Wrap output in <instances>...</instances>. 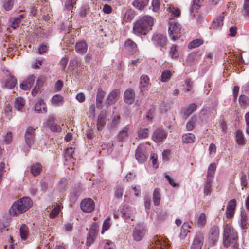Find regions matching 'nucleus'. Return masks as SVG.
Returning <instances> with one entry per match:
<instances>
[{
    "instance_id": "obj_1",
    "label": "nucleus",
    "mask_w": 249,
    "mask_h": 249,
    "mask_svg": "<svg viewBox=\"0 0 249 249\" xmlns=\"http://www.w3.org/2000/svg\"><path fill=\"white\" fill-rule=\"evenodd\" d=\"M33 205L31 198L24 197L13 203L9 212L11 216H18L28 211Z\"/></svg>"
},
{
    "instance_id": "obj_2",
    "label": "nucleus",
    "mask_w": 249,
    "mask_h": 249,
    "mask_svg": "<svg viewBox=\"0 0 249 249\" xmlns=\"http://www.w3.org/2000/svg\"><path fill=\"white\" fill-rule=\"evenodd\" d=\"M237 232L230 225L226 224L224 226L223 234V246L228 248L231 246L233 249H239L238 248Z\"/></svg>"
},
{
    "instance_id": "obj_3",
    "label": "nucleus",
    "mask_w": 249,
    "mask_h": 249,
    "mask_svg": "<svg viewBox=\"0 0 249 249\" xmlns=\"http://www.w3.org/2000/svg\"><path fill=\"white\" fill-rule=\"evenodd\" d=\"M154 23L153 18L149 16H145L138 20L135 23L133 31L135 34L145 35L150 30Z\"/></svg>"
},
{
    "instance_id": "obj_4",
    "label": "nucleus",
    "mask_w": 249,
    "mask_h": 249,
    "mask_svg": "<svg viewBox=\"0 0 249 249\" xmlns=\"http://www.w3.org/2000/svg\"><path fill=\"white\" fill-rule=\"evenodd\" d=\"M168 28L169 36L170 39L175 41L181 37V27L180 24L175 21H170L169 22Z\"/></svg>"
},
{
    "instance_id": "obj_5",
    "label": "nucleus",
    "mask_w": 249,
    "mask_h": 249,
    "mask_svg": "<svg viewBox=\"0 0 249 249\" xmlns=\"http://www.w3.org/2000/svg\"><path fill=\"white\" fill-rule=\"evenodd\" d=\"M168 136V132L162 128H157L153 133L152 139L156 142H162Z\"/></svg>"
},
{
    "instance_id": "obj_6",
    "label": "nucleus",
    "mask_w": 249,
    "mask_h": 249,
    "mask_svg": "<svg viewBox=\"0 0 249 249\" xmlns=\"http://www.w3.org/2000/svg\"><path fill=\"white\" fill-rule=\"evenodd\" d=\"M219 238V229L218 226H213L210 230L208 234L209 243L214 246Z\"/></svg>"
},
{
    "instance_id": "obj_7",
    "label": "nucleus",
    "mask_w": 249,
    "mask_h": 249,
    "mask_svg": "<svg viewBox=\"0 0 249 249\" xmlns=\"http://www.w3.org/2000/svg\"><path fill=\"white\" fill-rule=\"evenodd\" d=\"M80 207L83 212L90 213L94 209L95 203L92 199L89 198H85L81 201Z\"/></svg>"
},
{
    "instance_id": "obj_8",
    "label": "nucleus",
    "mask_w": 249,
    "mask_h": 249,
    "mask_svg": "<svg viewBox=\"0 0 249 249\" xmlns=\"http://www.w3.org/2000/svg\"><path fill=\"white\" fill-rule=\"evenodd\" d=\"M204 242L203 234L200 232L196 233L190 249H201Z\"/></svg>"
},
{
    "instance_id": "obj_9",
    "label": "nucleus",
    "mask_w": 249,
    "mask_h": 249,
    "mask_svg": "<svg viewBox=\"0 0 249 249\" xmlns=\"http://www.w3.org/2000/svg\"><path fill=\"white\" fill-rule=\"evenodd\" d=\"M145 232L144 227L141 225H137L133 231L132 236L136 241H141L144 237Z\"/></svg>"
},
{
    "instance_id": "obj_10",
    "label": "nucleus",
    "mask_w": 249,
    "mask_h": 249,
    "mask_svg": "<svg viewBox=\"0 0 249 249\" xmlns=\"http://www.w3.org/2000/svg\"><path fill=\"white\" fill-rule=\"evenodd\" d=\"M55 118L53 116L48 117L45 125L51 131L55 132H59L61 131V128L59 125L55 122Z\"/></svg>"
},
{
    "instance_id": "obj_11",
    "label": "nucleus",
    "mask_w": 249,
    "mask_h": 249,
    "mask_svg": "<svg viewBox=\"0 0 249 249\" xmlns=\"http://www.w3.org/2000/svg\"><path fill=\"white\" fill-rule=\"evenodd\" d=\"M35 131V129L29 126L27 128L25 133V142L29 148H31L34 142Z\"/></svg>"
},
{
    "instance_id": "obj_12",
    "label": "nucleus",
    "mask_w": 249,
    "mask_h": 249,
    "mask_svg": "<svg viewBox=\"0 0 249 249\" xmlns=\"http://www.w3.org/2000/svg\"><path fill=\"white\" fill-rule=\"evenodd\" d=\"M237 203L235 199L229 201L227 206L226 214L227 218H232L235 213Z\"/></svg>"
},
{
    "instance_id": "obj_13",
    "label": "nucleus",
    "mask_w": 249,
    "mask_h": 249,
    "mask_svg": "<svg viewBox=\"0 0 249 249\" xmlns=\"http://www.w3.org/2000/svg\"><path fill=\"white\" fill-rule=\"evenodd\" d=\"M152 40L157 46L162 48L166 45L167 38L165 36L162 34H157L153 36Z\"/></svg>"
},
{
    "instance_id": "obj_14",
    "label": "nucleus",
    "mask_w": 249,
    "mask_h": 249,
    "mask_svg": "<svg viewBox=\"0 0 249 249\" xmlns=\"http://www.w3.org/2000/svg\"><path fill=\"white\" fill-rule=\"evenodd\" d=\"M150 83H149V78L148 76L145 75H142L140 79L139 88L140 91L143 93L145 91L147 90L150 87Z\"/></svg>"
},
{
    "instance_id": "obj_15",
    "label": "nucleus",
    "mask_w": 249,
    "mask_h": 249,
    "mask_svg": "<svg viewBox=\"0 0 249 249\" xmlns=\"http://www.w3.org/2000/svg\"><path fill=\"white\" fill-rule=\"evenodd\" d=\"M155 249H169V245L165 239L156 236L153 239Z\"/></svg>"
},
{
    "instance_id": "obj_16",
    "label": "nucleus",
    "mask_w": 249,
    "mask_h": 249,
    "mask_svg": "<svg viewBox=\"0 0 249 249\" xmlns=\"http://www.w3.org/2000/svg\"><path fill=\"white\" fill-rule=\"evenodd\" d=\"M97 234V228L96 225H93L90 228L87 238V242L86 245L87 246H90L94 241L96 237Z\"/></svg>"
},
{
    "instance_id": "obj_17",
    "label": "nucleus",
    "mask_w": 249,
    "mask_h": 249,
    "mask_svg": "<svg viewBox=\"0 0 249 249\" xmlns=\"http://www.w3.org/2000/svg\"><path fill=\"white\" fill-rule=\"evenodd\" d=\"M135 157L139 163H143L146 160L147 158L143 146L140 145L138 147L135 152Z\"/></svg>"
},
{
    "instance_id": "obj_18",
    "label": "nucleus",
    "mask_w": 249,
    "mask_h": 249,
    "mask_svg": "<svg viewBox=\"0 0 249 249\" xmlns=\"http://www.w3.org/2000/svg\"><path fill=\"white\" fill-rule=\"evenodd\" d=\"M135 97V92L132 89H127L124 93V101L127 104H132L134 102Z\"/></svg>"
},
{
    "instance_id": "obj_19",
    "label": "nucleus",
    "mask_w": 249,
    "mask_h": 249,
    "mask_svg": "<svg viewBox=\"0 0 249 249\" xmlns=\"http://www.w3.org/2000/svg\"><path fill=\"white\" fill-rule=\"evenodd\" d=\"M124 48L131 54L136 53L138 51L137 45L130 39H127L124 42Z\"/></svg>"
},
{
    "instance_id": "obj_20",
    "label": "nucleus",
    "mask_w": 249,
    "mask_h": 249,
    "mask_svg": "<svg viewBox=\"0 0 249 249\" xmlns=\"http://www.w3.org/2000/svg\"><path fill=\"white\" fill-rule=\"evenodd\" d=\"M120 90L119 89H114L112 90L108 95L106 100V104L108 105H112L115 103L118 100L120 96Z\"/></svg>"
},
{
    "instance_id": "obj_21",
    "label": "nucleus",
    "mask_w": 249,
    "mask_h": 249,
    "mask_svg": "<svg viewBox=\"0 0 249 249\" xmlns=\"http://www.w3.org/2000/svg\"><path fill=\"white\" fill-rule=\"evenodd\" d=\"M106 123V113L102 111L98 116L96 126L98 131H101Z\"/></svg>"
},
{
    "instance_id": "obj_22",
    "label": "nucleus",
    "mask_w": 249,
    "mask_h": 249,
    "mask_svg": "<svg viewBox=\"0 0 249 249\" xmlns=\"http://www.w3.org/2000/svg\"><path fill=\"white\" fill-rule=\"evenodd\" d=\"M197 107V105L196 103H191L185 108L183 109V117L184 119H187L188 117L192 114Z\"/></svg>"
},
{
    "instance_id": "obj_23",
    "label": "nucleus",
    "mask_w": 249,
    "mask_h": 249,
    "mask_svg": "<svg viewBox=\"0 0 249 249\" xmlns=\"http://www.w3.org/2000/svg\"><path fill=\"white\" fill-rule=\"evenodd\" d=\"M76 52L79 54H85L88 49V45L84 40L76 42L75 46Z\"/></svg>"
},
{
    "instance_id": "obj_24",
    "label": "nucleus",
    "mask_w": 249,
    "mask_h": 249,
    "mask_svg": "<svg viewBox=\"0 0 249 249\" xmlns=\"http://www.w3.org/2000/svg\"><path fill=\"white\" fill-rule=\"evenodd\" d=\"M224 18V16L222 13L214 20L211 25L212 28L215 30L220 29L223 25Z\"/></svg>"
},
{
    "instance_id": "obj_25",
    "label": "nucleus",
    "mask_w": 249,
    "mask_h": 249,
    "mask_svg": "<svg viewBox=\"0 0 249 249\" xmlns=\"http://www.w3.org/2000/svg\"><path fill=\"white\" fill-rule=\"evenodd\" d=\"M167 10L171 18H178L180 15V10L178 7H174L173 5H168Z\"/></svg>"
},
{
    "instance_id": "obj_26",
    "label": "nucleus",
    "mask_w": 249,
    "mask_h": 249,
    "mask_svg": "<svg viewBox=\"0 0 249 249\" xmlns=\"http://www.w3.org/2000/svg\"><path fill=\"white\" fill-rule=\"evenodd\" d=\"M35 111L37 113H39L42 110L44 113L47 112V107L46 103L43 100L38 101L35 105Z\"/></svg>"
},
{
    "instance_id": "obj_27",
    "label": "nucleus",
    "mask_w": 249,
    "mask_h": 249,
    "mask_svg": "<svg viewBox=\"0 0 249 249\" xmlns=\"http://www.w3.org/2000/svg\"><path fill=\"white\" fill-rule=\"evenodd\" d=\"M129 130V127L126 126L124 128L120 131L119 133L117 136V140L120 142L125 141L128 137V131Z\"/></svg>"
},
{
    "instance_id": "obj_28",
    "label": "nucleus",
    "mask_w": 249,
    "mask_h": 249,
    "mask_svg": "<svg viewBox=\"0 0 249 249\" xmlns=\"http://www.w3.org/2000/svg\"><path fill=\"white\" fill-rule=\"evenodd\" d=\"M51 103L53 105L56 107L61 106L63 104L64 98L61 95L56 94L52 98Z\"/></svg>"
},
{
    "instance_id": "obj_29",
    "label": "nucleus",
    "mask_w": 249,
    "mask_h": 249,
    "mask_svg": "<svg viewBox=\"0 0 249 249\" xmlns=\"http://www.w3.org/2000/svg\"><path fill=\"white\" fill-rule=\"evenodd\" d=\"M161 196L160 189L158 188H155L153 194V200L155 206L160 205Z\"/></svg>"
},
{
    "instance_id": "obj_30",
    "label": "nucleus",
    "mask_w": 249,
    "mask_h": 249,
    "mask_svg": "<svg viewBox=\"0 0 249 249\" xmlns=\"http://www.w3.org/2000/svg\"><path fill=\"white\" fill-rule=\"evenodd\" d=\"M16 83L17 79L10 74L9 77L5 82V86L8 88L12 89L15 86Z\"/></svg>"
},
{
    "instance_id": "obj_31",
    "label": "nucleus",
    "mask_w": 249,
    "mask_h": 249,
    "mask_svg": "<svg viewBox=\"0 0 249 249\" xmlns=\"http://www.w3.org/2000/svg\"><path fill=\"white\" fill-rule=\"evenodd\" d=\"M149 0H135L133 6L139 10H142L148 3Z\"/></svg>"
},
{
    "instance_id": "obj_32",
    "label": "nucleus",
    "mask_w": 249,
    "mask_h": 249,
    "mask_svg": "<svg viewBox=\"0 0 249 249\" xmlns=\"http://www.w3.org/2000/svg\"><path fill=\"white\" fill-rule=\"evenodd\" d=\"M216 169V166L215 163H213L210 164L207 171V178H210L212 180L213 179Z\"/></svg>"
},
{
    "instance_id": "obj_33",
    "label": "nucleus",
    "mask_w": 249,
    "mask_h": 249,
    "mask_svg": "<svg viewBox=\"0 0 249 249\" xmlns=\"http://www.w3.org/2000/svg\"><path fill=\"white\" fill-rule=\"evenodd\" d=\"M196 140L194 134L188 133L182 136V142L186 143H193Z\"/></svg>"
},
{
    "instance_id": "obj_34",
    "label": "nucleus",
    "mask_w": 249,
    "mask_h": 249,
    "mask_svg": "<svg viewBox=\"0 0 249 249\" xmlns=\"http://www.w3.org/2000/svg\"><path fill=\"white\" fill-rule=\"evenodd\" d=\"M42 166L39 163H35L31 167V172L34 176L38 175L41 172Z\"/></svg>"
},
{
    "instance_id": "obj_35",
    "label": "nucleus",
    "mask_w": 249,
    "mask_h": 249,
    "mask_svg": "<svg viewBox=\"0 0 249 249\" xmlns=\"http://www.w3.org/2000/svg\"><path fill=\"white\" fill-rule=\"evenodd\" d=\"M169 54L173 59H178L179 57L178 47L176 45H173L169 50Z\"/></svg>"
},
{
    "instance_id": "obj_36",
    "label": "nucleus",
    "mask_w": 249,
    "mask_h": 249,
    "mask_svg": "<svg viewBox=\"0 0 249 249\" xmlns=\"http://www.w3.org/2000/svg\"><path fill=\"white\" fill-rule=\"evenodd\" d=\"M20 235L22 240H25L28 237V228L25 224H22L20 228Z\"/></svg>"
},
{
    "instance_id": "obj_37",
    "label": "nucleus",
    "mask_w": 249,
    "mask_h": 249,
    "mask_svg": "<svg viewBox=\"0 0 249 249\" xmlns=\"http://www.w3.org/2000/svg\"><path fill=\"white\" fill-rule=\"evenodd\" d=\"M203 0H193V4L191 6L190 9V14L191 15L194 16L193 14L195 11H196L199 7H200L203 4Z\"/></svg>"
},
{
    "instance_id": "obj_38",
    "label": "nucleus",
    "mask_w": 249,
    "mask_h": 249,
    "mask_svg": "<svg viewBox=\"0 0 249 249\" xmlns=\"http://www.w3.org/2000/svg\"><path fill=\"white\" fill-rule=\"evenodd\" d=\"M236 142L240 145H244L245 144V139L244 134L241 130H238L236 133Z\"/></svg>"
},
{
    "instance_id": "obj_39",
    "label": "nucleus",
    "mask_w": 249,
    "mask_h": 249,
    "mask_svg": "<svg viewBox=\"0 0 249 249\" xmlns=\"http://www.w3.org/2000/svg\"><path fill=\"white\" fill-rule=\"evenodd\" d=\"M212 181V179L210 178H207L203 188V192L206 196H207L211 193Z\"/></svg>"
},
{
    "instance_id": "obj_40",
    "label": "nucleus",
    "mask_w": 249,
    "mask_h": 249,
    "mask_svg": "<svg viewBox=\"0 0 249 249\" xmlns=\"http://www.w3.org/2000/svg\"><path fill=\"white\" fill-rule=\"evenodd\" d=\"M203 44V40L202 39H196L190 42L188 46V48L192 49L198 47Z\"/></svg>"
},
{
    "instance_id": "obj_41",
    "label": "nucleus",
    "mask_w": 249,
    "mask_h": 249,
    "mask_svg": "<svg viewBox=\"0 0 249 249\" xmlns=\"http://www.w3.org/2000/svg\"><path fill=\"white\" fill-rule=\"evenodd\" d=\"M190 228L191 226L188 222L184 223L181 228L180 236L183 238L186 237L187 234L190 232L189 229Z\"/></svg>"
},
{
    "instance_id": "obj_42",
    "label": "nucleus",
    "mask_w": 249,
    "mask_h": 249,
    "mask_svg": "<svg viewBox=\"0 0 249 249\" xmlns=\"http://www.w3.org/2000/svg\"><path fill=\"white\" fill-rule=\"evenodd\" d=\"M25 105V101L21 97H18L15 102V107L18 110H21L23 108Z\"/></svg>"
},
{
    "instance_id": "obj_43",
    "label": "nucleus",
    "mask_w": 249,
    "mask_h": 249,
    "mask_svg": "<svg viewBox=\"0 0 249 249\" xmlns=\"http://www.w3.org/2000/svg\"><path fill=\"white\" fill-rule=\"evenodd\" d=\"M172 76V73L170 70H164L161 73V81L162 82H165L170 80Z\"/></svg>"
},
{
    "instance_id": "obj_44",
    "label": "nucleus",
    "mask_w": 249,
    "mask_h": 249,
    "mask_svg": "<svg viewBox=\"0 0 249 249\" xmlns=\"http://www.w3.org/2000/svg\"><path fill=\"white\" fill-rule=\"evenodd\" d=\"M121 212L122 217L125 220H129L131 217V215L128 207L123 208Z\"/></svg>"
},
{
    "instance_id": "obj_45",
    "label": "nucleus",
    "mask_w": 249,
    "mask_h": 249,
    "mask_svg": "<svg viewBox=\"0 0 249 249\" xmlns=\"http://www.w3.org/2000/svg\"><path fill=\"white\" fill-rule=\"evenodd\" d=\"M61 207L59 205H57L51 212L50 213V217L54 218L56 217L61 210Z\"/></svg>"
},
{
    "instance_id": "obj_46",
    "label": "nucleus",
    "mask_w": 249,
    "mask_h": 249,
    "mask_svg": "<svg viewBox=\"0 0 249 249\" xmlns=\"http://www.w3.org/2000/svg\"><path fill=\"white\" fill-rule=\"evenodd\" d=\"M41 78H39L37 80L35 87L32 89L31 94L33 96H36L38 94V92L39 91V90L41 89V84L40 80Z\"/></svg>"
},
{
    "instance_id": "obj_47",
    "label": "nucleus",
    "mask_w": 249,
    "mask_h": 249,
    "mask_svg": "<svg viewBox=\"0 0 249 249\" xmlns=\"http://www.w3.org/2000/svg\"><path fill=\"white\" fill-rule=\"evenodd\" d=\"M14 0H4L3 6L6 11H9L12 9L14 5Z\"/></svg>"
},
{
    "instance_id": "obj_48",
    "label": "nucleus",
    "mask_w": 249,
    "mask_h": 249,
    "mask_svg": "<svg viewBox=\"0 0 249 249\" xmlns=\"http://www.w3.org/2000/svg\"><path fill=\"white\" fill-rule=\"evenodd\" d=\"M196 122V117H192L186 124V129L188 131L192 130L194 127Z\"/></svg>"
},
{
    "instance_id": "obj_49",
    "label": "nucleus",
    "mask_w": 249,
    "mask_h": 249,
    "mask_svg": "<svg viewBox=\"0 0 249 249\" xmlns=\"http://www.w3.org/2000/svg\"><path fill=\"white\" fill-rule=\"evenodd\" d=\"M206 223V215L202 213H201L199 216L197 225L199 227H203Z\"/></svg>"
},
{
    "instance_id": "obj_50",
    "label": "nucleus",
    "mask_w": 249,
    "mask_h": 249,
    "mask_svg": "<svg viewBox=\"0 0 249 249\" xmlns=\"http://www.w3.org/2000/svg\"><path fill=\"white\" fill-rule=\"evenodd\" d=\"M243 10L244 16L246 18H249V0H244Z\"/></svg>"
},
{
    "instance_id": "obj_51",
    "label": "nucleus",
    "mask_w": 249,
    "mask_h": 249,
    "mask_svg": "<svg viewBox=\"0 0 249 249\" xmlns=\"http://www.w3.org/2000/svg\"><path fill=\"white\" fill-rule=\"evenodd\" d=\"M77 0H67L65 3V8L69 11L72 10L76 4Z\"/></svg>"
},
{
    "instance_id": "obj_52",
    "label": "nucleus",
    "mask_w": 249,
    "mask_h": 249,
    "mask_svg": "<svg viewBox=\"0 0 249 249\" xmlns=\"http://www.w3.org/2000/svg\"><path fill=\"white\" fill-rule=\"evenodd\" d=\"M123 195V188L121 186L117 187L115 190L114 195L116 198L120 199Z\"/></svg>"
},
{
    "instance_id": "obj_53",
    "label": "nucleus",
    "mask_w": 249,
    "mask_h": 249,
    "mask_svg": "<svg viewBox=\"0 0 249 249\" xmlns=\"http://www.w3.org/2000/svg\"><path fill=\"white\" fill-rule=\"evenodd\" d=\"M110 217H107L106 219L105 220L103 224V229L101 231V234H104L105 231H107L109 229L110 227Z\"/></svg>"
},
{
    "instance_id": "obj_54",
    "label": "nucleus",
    "mask_w": 249,
    "mask_h": 249,
    "mask_svg": "<svg viewBox=\"0 0 249 249\" xmlns=\"http://www.w3.org/2000/svg\"><path fill=\"white\" fill-rule=\"evenodd\" d=\"M152 11L153 12H158L160 8V3L159 0H153L152 2Z\"/></svg>"
},
{
    "instance_id": "obj_55",
    "label": "nucleus",
    "mask_w": 249,
    "mask_h": 249,
    "mask_svg": "<svg viewBox=\"0 0 249 249\" xmlns=\"http://www.w3.org/2000/svg\"><path fill=\"white\" fill-rule=\"evenodd\" d=\"M149 130L147 128L141 129L138 133V136L142 139H144L148 137Z\"/></svg>"
},
{
    "instance_id": "obj_56",
    "label": "nucleus",
    "mask_w": 249,
    "mask_h": 249,
    "mask_svg": "<svg viewBox=\"0 0 249 249\" xmlns=\"http://www.w3.org/2000/svg\"><path fill=\"white\" fill-rule=\"evenodd\" d=\"M105 95V92L101 88H99L96 96V101H103Z\"/></svg>"
},
{
    "instance_id": "obj_57",
    "label": "nucleus",
    "mask_w": 249,
    "mask_h": 249,
    "mask_svg": "<svg viewBox=\"0 0 249 249\" xmlns=\"http://www.w3.org/2000/svg\"><path fill=\"white\" fill-rule=\"evenodd\" d=\"M165 178L168 181L169 183L173 187H178L179 186V183L175 182L174 180L169 175H165Z\"/></svg>"
},
{
    "instance_id": "obj_58",
    "label": "nucleus",
    "mask_w": 249,
    "mask_h": 249,
    "mask_svg": "<svg viewBox=\"0 0 249 249\" xmlns=\"http://www.w3.org/2000/svg\"><path fill=\"white\" fill-rule=\"evenodd\" d=\"M68 184V180L66 178H61L59 182V187L61 190H64Z\"/></svg>"
},
{
    "instance_id": "obj_59",
    "label": "nucleus",
    "mask_w": 249,
    "mask_h": 249,
    "mask_svg": "<svg viewBox=\"0 0 249 249\" xmlns=\"http://www.w3.org/2000/svg\"><path fill=\"white\" fill-rule=\"evenodd\" d=\"M63 86V82L62 81L58 80L55 84L54 91L56 92L59 91L61 90Z\"/></svg>"
},
{
    "instance_id": "obj_60",
    "label": "nucleus",
    "mask_w": 249,
    "mask_h": 249,
    "mask_svg": "<svg viewBox=\"0 0 249 249\" xmlns=\"http://www.w3.org/2000/svg\"><path fill=\"white\" fill-rule=\"evenodd\" d=\"M115 245L111 241L107 240L105 243L104 248V249H115Z\"/></svg>"
},
{
    "instance_id": "obj_61",
    "label": "nucleus",
    "mask_w": 249,
    "mask_h": 249,
    "mask_svg": "<svg viewBox=\"0 0 249 249\" xmlns=\"http://www.w3.org/2000/svg\"><path fill=\"white\" fill-rule=\"evenodd\" d=\"M95 114V106L94 104H91L90 106L89 111V117L91 118H94Z\"/></svg>"
},
{
    "instance_id": "obj_62",
    "label": "nucleus",
    "mask_w": 249,
    "mask_h": 249,
    "mask_svg": "<svg viewBox=\"0 0 249 249\" xmlns=\"http://www.w3.org/2000/svg\"><path fill=\"white\" fill-rule=\"evenodd\" d=\"M35 75H31L28 77L26 81H25L24 82L26 83H27V84L29 86L32 87L35 82Z\"/></svg>"
},
{
    "instance_id": "obj_63",
    "label": "nucleus",
    "mask_w": 249,
    "mask_h": 249,
    "mask_svg": "<svg viewBox=\"0 0 249 249\" xmlns=\"http://www.w3.org/2000/svg\"><path fill=\"white\" fill-rule=\"evenodd\" d=\"M119 122L120 117L119 116H114L112 120L111 126L113 127H116L119 124Z\"/></svg>"
},
{
    "instance_id": "obj_64",
    "label": "nucleus",
    "mask_w": 249,
    "mask_h": 249,
    "mask_svg": "<svg viewBox=\"0 0 249 249\" xmlns=\"http://www.w3.org/2000/svg\"><path fill=\"white\" fill-rule=\"evenodd\" d=\"M20 24V22L17 20L15 18L11 20V25L10 27L13 29L18 28Z\"/></svg>"
}]
</instances>
